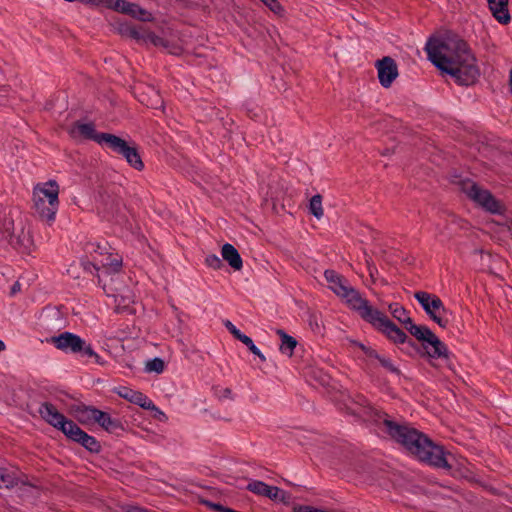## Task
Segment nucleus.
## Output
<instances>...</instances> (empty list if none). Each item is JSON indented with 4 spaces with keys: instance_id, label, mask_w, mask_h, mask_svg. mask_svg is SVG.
Listing matches in <instances>:
<instances>
[{
    "instance_id": "f257e3e1",
    "label": "nucleus",
    "mask_w": 512,
    "mask_h": 512,
    "mask_svg": "<svg viewBox=\"0 0 512 512\" xmlns=\"http://www.w3.org/2000/svg\"><path fill=\"white\" fill-rule=\"evenodd\" d=\"M424 50L438 69L452 76L460 85H472L480 76L476 58L469 45L457 36L447 37L445 40L430 37Z\"/></svg>"
},
{
    "instance_id": "f03ea898",
    "label": "nucleus",
    "mask_w": 512,
    "mask_h": 512,
    "mask_svg": "<svg viewBox=\"0 0 512 512\" xmlns=\"http://www.w3.org/2000/svg\"><path fill=\"white\" fill-rule=\"evenodd\" d=\"M388 434L421 462L435 468L450 470L452 465L449 458L452 455L443 446L434 443L427 435L391 420H384Z\"/></svg>"
},
{
    "instance_id": "7ed1b4c3",
    "label": "nucleus",
    "mask_w": 512,
    "mask_h": 512,
    "mask_svg": "<svg viewBox=\"0 0 512 512\" xmlns=\"http://www.w3.org/2000/svg\"><path fill=\"white\" fill-rule=\"evenodd\" d=\"M405 329L418 341L422 342L423 351H418L421 356L437 359H449V350L445 343H443L430 328L424 325H416L413 320H408Z\"/></svg>"
},
{
    "instance_id": "20e7f679",
    "label": "nucleus",
    "mask_w": 512,
    "mask_h": 512,
    "mask_svg": "<svg viewBox=\"0 0 512 512\" xmlns=\"http://www.w3.org/2000/svg\"><path fill=\"white\" fill-rule=\"evenodd\" d=\"M460 187L470 200L474 201L485 211L492 214L504 213L505 207L503 203L497 200L489 190L481 188L474 181L469 179L463 180L460 182Z\"/></svg>"
},
{
    "instance_id": "39448f33",
    "label": "nucleus",
    "mask_w": 512,
    "mask_h": 512,
    "mask_svg": "<svg viewBox=\"0 0 512 512\" xmlns=\"http://www.w3.org/2000/svg\"><path fill=\"white\" fill-rule=\"evenodd\" d=\"M50 341L59 350L93 357L97 363L101 364L100 356L92 349L91 345H87L80 336L74 333L63 332L58 336L51 337Z\"/></svg>"
},
{
    "instance_id": "423d86ee",
    "label": "nucleus",
    "mask_w": 512,
    "mask_h": 512,
    "mask_svg": "<svg viewBox=\"0 0 512 512\" xmlns=\"http://www.w3.org/2000/svg\"><path fill=\"white\" fill-rule=\"evenodd\" d=\"M414 297L425 313L440 327L445 328L448 325V319L443 316L447 313V309L437 295L426 291H417L414 293Z\"/></svg>"
},
{
    "instance_id": "0eeeda50",
    "label": "nucleus",
    "mask_w": 512,
    "mask_h": 512,
    "mask_svg": "<svg viewBox=\"0 0 512 512\" xmlns=\"http://www.w3.org/2000/svg\"><path fill=\"white\" fill-rule=\"evenodd\" d=\"M107 148L121 155L127 163L138 171L144 169V163L135 145H130L126 140L112 134L107 139Z\"/></svg>"
},
{
    "instance_id": "6e6552de",
    "label": "nucleus",
    "mask_w": 512,
    "mask_h": 512,
    "mask_svg": "<svg viewBox=\"0 0 512 512\" xmlns=\"http://www.w3.org/2000/svg\"><path fill=\"white\" fill-rule=\"evenodd\" d=\"M371 325L384 333L389 340L395 344L407 343L412 349L420 351L416 343L408 339L407 335L396 324H394L384 313L380 311V315L376 316Z\"/></svg>"
},
{
    "instance_id": "1a4fd4ad",
    "label": "nucleus",
    "mask_w": 512,
    "mask_h": 512,
    "mask_svg": "<svg viewBox=\"0 0 512 512\" xmlns=\"http://www.w3.org/2000/svg\"><path fill=\"white\" fill-rule=\"evenodd\" d=\"M347 303V305L366 322L370 323L375 319L376 316L380 315V311L372 307L368 300L363 298L359 291L353 287H349L347 291L341 296Z\"/></svg>"
},
{
    "instance_id": "9d476101",
    "label": "nucleus",
    "mask_w": 512,
    "mask_h": 512,
    "mask_svg": "<svg viewBox=\"0 0 512 512\" xmlns=\"http://www.w3.org/2000/svg\"><path fill=\"white\" fill-rule=\"evenodd\" d=\"M246 489L256 495L267 497L270 500L278 501L283 504H289L291 500V495L286 491L276 486H269L260 480H251L246 486Z\"/></svg>"
},
{
    "instance_id": "9b49d317",
    "label": "nucleus",
    "mask_w": 512,
    "mask_h": 512,
    "mask_svg": "<svg viewBox=\"0 0 512 512\" xmlns=\"http://www.w3.org/2000/svg\"><path fill=\"white\" fill-rule=\"evenodd\" d=\"M38 412L42 419H44L51 426L59 429L66 436L68 434L69 425L75 424L72 420L66 419L56 407L49 402H44L40 405Z\"/></svg>"
},
{
    "instance_id": "f8f14e48",
    "label": "nucleus",
    "mask_w": 512,
    "mask_h": 512,
    "mask_svg": "<svg viewBox=\"0 0 512 512\" xmlns=\"http://www.w3.org/2000/svg\"><path fill=\"white\" fill-rule=\"evenodd\" d=\"M69 134L73 138H83L93 140L96 143L107 146V138L112 136L110 133H99L95 130L93 123H81L80 121L75 122L69 129Z\"/></svg>"
},
{
    "instance_id": "ddd939ff",
    "label": "nucleus",
    "mask_w": 512,
    "mask_h": 512,
    "mask_svg": "<svg viewBox=\"0 0 512 512\" xmlns=\"http://www.w3.org/2000/svg\"><path fill=\"white\" fill-rule=\"evenodd\" d=\"M375 66L380 84L384 88H389L399 75L396 61L390 56H385L377 60Z\"/></svg>"
},
{
    "instance_id": "4468645a",
    "label": "nucleus",
    "mask_w": 512,
    "mask_h": 512,
    "mask_svg": "<svg viewBox=\"0 0 512 512\" xmlns=\"http://www.w3.org/2000/svg\"><path fill=\"white\" fill-rule=\"evenodd\" d=\"M113 282H106L101 285L107 296L113 297L115 301V307L117 311H126L130 308V305L134 302V295L128 288H113Z\"/></svg>"
},
{
    "instance_id": "2eb2a0df",
    "label": "nucleus",
    "mask_w": 512,
    "mask_h": 512,
    "mask_svg": "<svg viewBox=\"0 0 512 512\" xmlns=\"http://www.w3.org/2000/svg\"><path fill=\"white\" fill-rule=\"evenodd\" d=\"M67 438L70 440L79 443L86 450L91 453H99L101 451L100 442L93 436L87 434L84 430H82L76 423L73 425H69Z\"/></svg>"
},
{
    "instance_id": "dca6fc26",
    "label": "nucleus",
    "mask_w": 512,
    "mask_h": 512,
    "mask_svg": "<svg viewBox=\"0 0 512 512\" xmlns=\"http://www.w3.org/2000/svg\"><path fill=\"white\" fill-rule=\"evenodd\" d=\"M116 393L123 399L140 406L141 408H153L154 403L142 392L132 390L128 387H119Z\"/></svg>"
},
{
    "instance_id": "f3484780",
    "label": "nucleus",
    "mask_w": 512,
    "mask_h": 512,
    "mask_svg": "<svg viewBox=\"0 0 512 512\" xmlns=\"http://www.w3.org/2000/svg\"><path fill=\"white\" fill-rule=\"evenodd\" d=\"M59 185L55 180H49L43 186H36L33 192L34 199L40 198L59 205Z\"/></svg>"
},
{
    "instance_id": "a211bd4d",
    "label": "nucleus",
    "mask_w": 512,
    "mask_h": 512,
    "mask_svg": "<svg viewBox=\"0 0 512 512\" xmlns=\"http://www.w3.org/2000/svg\"><path fill=\"white\" fill-rule=\"evenodd\" d=\"M102 270L101 273L97 274L98 283L102 285L104 281L107 282L109 279L110 282H114V278L111 276L112 273H116L120 270L122 266V260L117 257H112L109 255L107 257V261H101Z\"/></svg>"
},
{
    "instance_id": "6ab92c4d",
    "label": "nucleus",
    "mask_w": 512,
    "mask_h": 512,
    "mask_svg": "<svg viewBox=\"0 0 512 512\" xmlns=\"http://www.w3.org/2000/svg\"><path fill=\"white\" fill-rule=\"evenodd\" d=\"M324 277L329 283V288L339 297H341L350 287L347 284V280L335 270H325Z\"/></svg>"
},
{
    "instance_id": "aec40b11",
    "label": "nucleus",
    "mask_w": 512,
    "mask_h": 512,
    "mask_svg": "<svg viewBox=\"0 0 512 512\" xmlns=\"http://www.w3.org/2000/svg\"><path fill=\"white\" fill-rule=\"evenodd\" d=\"M34 207L36 214L39 216L40 219L48 223H51L55 220V215L57 213L59 205H57L56 203H50L40 198H35Z\"/></svg>"
},
{
    "instance_id": "412c9836",
    "label": "nucleus",
    "mask_w": 512,
    "mask_h": 512,
    "mask_svg": "<svg viewBox=\"0 0 512 512\" xmlns=\"http://www.w3.org/2000/svg\"><path fill=\"white\" fill-rule=\"evenodd\" d=\"M492 15L501 24H508L511 20L508 10V0H487Z\"/></svg>"
},
{
    "instance_id": "4be33fe9",
    "label": "nucleus",
    "mask_w": 512,
    "mask_h": 512,
    "mask_svg": "<svg viewBox=\"0 0 512 512\" xmlns=\"http://www.w3.org/2000/svg\"><path fill=\"white\" fill-rule=\"evenodd\" d=\"M9 244L16 250L21 253H29L32 240L28 233H26L23 229H21L20 234L15 235L12 231H10V235L6 238Z\"/></svg>"
},
{
    "instance_id": "5701e85b",
    "label": "nucleus",
    "mask_w": 512,
    "mask_h": 512,
    "mask_svg": "<svg viewBox=\"0 0 512 512\" xmlns=\"http://www.w3.org/2000/svg\"><path fill=\"white\" fill-rule=\"evenodd\" d=\"M97 408L92 406H87L85 404H77L72 406V411L74 416L81 424H89L91 422H95Z\"/></svg>"
},
{
    "instance_id": "b1692460",
    "label": "nucleus",
    "mask_w": 512,
    "mask_h": 512,
    "mask_svg": "<svg viewBox=\"0 0 512 512\" xmlns=\"http://www.w3.org/2000/svg\"><path fill=\"white\" fill-rule=\"evenodd\" d=\"M222 258L228 262V264L234 269V270H241L243 266L242 258L237 251V249L229 243H226L222 246Z\"/></svg>"
},
{
    "instance_id": "393cba45",
    "label": "nucleus",
    "mask_w": 512,
    "mask_h": 512,
    "mask_svg": "<svg viewBox=\"0 0 512 512\" xmlns=\"http://www.w3.org/2000/svg\"><path fill=\"white\" fill-rule=\"evenodd\" d=\"M95 422L98 423L107 432L113 433L121 428V424L117 419L112 418L108 413L97 410Z\"/></svg>"
},
{
    "instance_id": "a878e982",
    "label": "nucleus",
    "mask_w": 512,
    "mask_h": 512,
    "mask_svg": "<svg viewBox=\"0 0 512 512\" xmlns=\"http://www.w3.org/2000/svg\"><path fill=\"white\" fill-rule=\"evenodd\" d=\"M145 30L142 26H134L129 23H120L118 26V31L122 36L134 39L139 43L144 38Z\"/></svg>"
},
{
    "instance_id": "bb28decb",
    "label": "nucleus",
    "mask_w": 512,
    "mask_h": 512,
    "mask_svg": "<svg viewBox=\"0 0 512 512\" xmlns=\"http://www.w3.org/2000/svg\"><path fill=\"white\" fill-rule=\"evenodd\" d=\"M14 220L10 213L4 207L0 206V240L9 237L10 231L13 230Z\"/></svg>"
},
{
    "instance_id": "cd10ccee",
    "label": "nucleus",
    "mask_w": 512,
    "mask_h": 512,
    "mask_svg": "<svg viewBox=\"0 0 512 512\" xmlns=\"http://www.w3.org/2000/svg\"><path fill=\"white\" fill-rule=\"evenodd\" d=\"M18 483L19 479L16 477L14 472L7 468L0 467V489H11L17 486Z\"/></svg>"
},
{
    "instance_id": "c85d7f7f",
    "label": "nucleus",
    "mask_w": 512,
    "mask_h": 512,
    "mask_svg": "<svg viewBox=\"0 0 512 512\" xmlns=\"http://www.w3.org/2000/svg\"><path fill=\"white\" fill-rule=\"evenodd\" d=\"M278 334L281 336L282 343L280 345V351L292 355L293 349L297 345V341L292 336L286 334L283 330H278Z\"/></svg>"
},
{
    "instance_id": "c756f323",
    "label": "nucleus",
    "mask_w": 512,
    "mask_h": 512,
    "mask_svg": "<svg viewBox=\"0 0 512 512\" xmlns=\"http://www.w3.org/2000/svg\"><path fill=\"white\" fill-rule=\"evenodd\" d=\"M135 6V3H131L125 0H113L110 9L132 17V15L135 13Z\"/></svg>"
},
{
    "instance_id": "7c9ffc66",
    "label": "nucleus",
    "mask_w": 512,
    "mask_h": 512,
    "mask_svg": "<svg viewBox=\"0 0 512 512\" xmlns=\"http://www.w3.org/2000/svg\"><path fill=\"white\" fill-rule=\"evenodd\" d=\"M309 211L317 219L323 216L322 196L320 194H316L310 199Z\"/></svg>"
},
{
    "instance_id": "2f4dec72",
    "label": "nucleus",
    "mask_w": 512,
    "mask_h": 512,
    "mask_svg": "<svg viewBox=\"0 0 512 512\" xmlns=\"http://www.w3.org/2000/svg\"><path fill=\"white\" fill-rule=\"evenodd\" d=\"M142 42L147 43L150 42L154 46H166V41L162 37L156 35L155 33L145 30L144 38Z\"/></svg>"
},
{
    "instance_id": "473e14b6",
    "label": "nucleus",
    "mask_w": 512,
    "mask_h": 512,
    "mask_svg": "<svg viewBox=\"0 0 512 512\" xmlns=\"http://www.w3.org/2000/svg\"><path fill=\"white\" fill-rule=\"evenodd\" d=\"M243 344H245L247 346V348L250 350L251 353H253L254 355H256L257 357H259V359L262 361V362H265L266 361V357L261 353V351L255 346V344L253 343V340L247 336V335H244L242 337V339L240 340Z\"/></svg>"
},
{
    "instance_id": "72a5a7b5",
    "label": "nucleus",
    "mask_w": 512,
    "mask_h": 512,
    "mask_svg": "<svg viewBox=\"0 0 512 512\" xmlns=\"http://www.w3.org/2000/svg\"><path fill=\"white\" fill-rule=\"evenodd\" d=\"M165 368V363L161 358H154L146 363V370L149 372L162 373Z\"/></svg>"
},
{
    "instance_id": "f704fd0d",
    "label": "nucleus",
    "mask_w": 512,
    "mask_h": 512,
    "mask_svg": "<svg viewBox=\"0 0 512 512\" xmlns=\"http://www.w3.org/2000/svg\"><path fill=\"white\" fill-rule=\"evenodd\" d=\"M132 17L143 22H150L154 19L153 15L149 11L141 8L137 4L135 6V13L132 15Z\"/></svg>"
},
{
    "instance_id": "c9c22d12",
    "label": "nucleus",
    "mask_w": 512,
    "mask_h": 512,
    "mask_svg": "<svg viewBox=\"0 0 512 512\" xmlns=\"http://www.w3.org/2000/svg\"><path fill=\"white\" fill-rule=\"evenodd\" d=\"M376 360H378L380 365L389 372L397 376L401 374L400 370L392 363V361L389 358L379 355V358H377Z\"/></svg>"
},
{
    "instance_id": "e433bc0d",
    "label": "nucleus",
    "mask_w": 512,
    "mask_h": 512,
    "mask_svg": "<svg viewBox=\"0 0 512 512\" xmlns=\"http://www.w3.org/2000/svg\"><path fill=\"white\" fill-rule=\"evenodd\" d=\"M103 203L107 211L114 215L119 212L122 202L119 198H113L111 201H107L103 198Z\"/></svg>"
},
{
    "instance_id": "4c0bfd02",
    "label": "nucleus",
    "mask_w": 512,
    "mask_h": 512,
    "mask_svg": "<svg viewBox=\"0 0 512 512\" xmlns=\"http://www.w3.org/2000/svg\"><path fill=\"white\" fill-rule=\"evenodd\" d=\"M264 5H266L273 13L277 15H281L284 12L283 6L279 3L278 0H260Z\"/></svg>"
},
{
    "instance_id": "58836bf2",
    "label": "nucleus",
    "mask_w": 512,
    "mask_h": 512,
    "mask_svg": "<svg viewBox=\"0 0 512 512\" xmlns=\"http://www.w3.org/2000/svg\"><path fill=\"white\" fill-rule=\"evenodd\" d=\"M395 319H397L401 324L405 326H407V321L406 319L408 320H412V318L410 316H408L407 314V311L406 309L401 306L400 308L396 309V311H394V315H392Z\"/></svg>"
},
{
    "instance_id": "ea45409f",
    "label": "nucleus",
    "mask_w": 512,
    "mask_h": 512,
    "mask_svg": "<svg viewBox=\"0 0 512 512\" xmlns=\"http://www.w3.org/2000/svg\"><path fill=\"white\" fill-rule=\"evenodd\" d=\"M205 262L209 267L215 270L220 269L223 266L222 260L215 254L208 255Z\"/></svg>"
},
{
    "instance_id": "a19ab883",
    "label": "nucleus",
    "mask_w": 512,
    "mask_h": 512,
    "mask_svg": "<svg viewBox=\"0 0 512 512\" xmlns=\"http://www.w3.org/2000/svg\"><path fill=\"white\" fill-rule=\"evenodd\" d=\"M201 503L205 505L206 507L210 508L211 510L219 511V512H229L233 511V509L229 507H225L219 503H214L209 500H201Z\"/></svg>"
},
{
    "instance_id": "79ce46f5",
    "label": "nucleus",
    "mask_w": 512,
    "mask_h": 512,
    "mask_svg": "<svg viewBox=\"0 0 512 512\" xmlns=\"http://www.w3.org/2000/svg\"><path fill=\"white\" fill-rule=\"evenodd\" d=\"M224 326L228 329V331L237 339L241 340L242 337L245 335L243 334L239 329L236 328V326L229 320H226L224 322Z\"/></svg>"
},
{
    "instance_id": "37998d69",
    "label": "nucleus",
    "mask_w": 512,
    "mask_h": 512,
    "mask_svg": "<svg viewBox=\"0 0 512 512\" xmlns=\"http://www.w3.org/2000/svg\"><path fill=\"white\" fill-rule=\"evenodd\" d=\"M359 347L365 353V355L368 358H370V359H377V358H379L380 354L375 349H373L371 347H368V346H366V345H364L362 343L359 344Z\"/></svg>"
},
{
    "instance_id": "c03bdc74",
    "label": "nucleus",
    "mask_w": 512,
    "mask_h": 512,
    "mask_svg": "<svg viewBox=\"0 0 512 512\" xmlns=\"http://www.w3.org/2000/svg\"><path fill=\"white\" fill-rule=\"evenodd\" d=\"M82 3L110 8L113 0H80Z\"/></svg>"
},
{
    "instance_id": "a18cd8bd",
    "label": "nucleus",
    "mask_w": 512,
    "mask_h": 512,
    "mask_svg": "<svg viewBox=\"0 0 512 512\" xmlns=\"http://www.w3.org/2000/svg\"><path fill=\"white\" fill-rule=\"evenodd\" d=\"M81 265L83 266V269L87 272L93 273V270L97 271L98 273H101L102 267H98L96 263L90 262V261H82Z\"/></svg>"
},
{
    "instance_id": "49530a36",
    "label": "nucleus",
    "mask_w": 512,
    "mask_h": 512,
    "mask_svg": "<svg viewBox=\"0 0 512 512\" xmlns=\"http://www.w3.org/2000/svg\"><path fill=\"white\" fill-rule=\"evenodd\" d=\"M145 409L153 411L154 412L153 417L155 419H157L161 422H165L167 420L166 414L163 411H161L158 407H156L155 405L153 408H145Z\"/></svg>"
},
{
    "instance_id": "de8ad7c7",
    "label": "nucleus",
    "mask_w": 512,
    "mask_h": 512,
    "mask_svg": "<svg viewBox=\"0 0 512 512\" xmlns=\"http://www.w3.org/2000/svg\"><path fill=\"white\" fill-rule=\"evenodd\" d=\"M295 510H296V512H324L322 510L314 509L311 506H299Z\"/></svg>"
},
{
    "instance_id": "09e8293b",
    "label": "nucleus",
    "mask_w": 512,
    "mask_h": 512,
    "mask_svg": "<svg viewBox=\"0 0 512 512\" xmlns=\"http://www.w3.org/2000/svg\"><path fill=\"white\" fill-rule=\"evenodd\" d=\"M21 291V284L19 281H16L12 286H11V289H10V296H14L16 295L18 292Z\"/></svg>"
},
{
    "instance_id": "8fccbe9b",
    "label": "nucleus",
    "mask_w": 512,
    "mask_h": 512,
    "mask_svg": "<svg viewBox=\"0 0 512 512\" xmlns=\"http://www.w3.org/2000/svg\"><path fill=\"white\" fill-rule=\"evenodd\" d=\"M222 398L232 399V391L230 388H224L222 390Z\"/></svg>"
},
{
    "instance_id": "3c124183",
    "label": "nucleus",
    "mask_w": 512,
    "mask_h": 512,
    "mask_svg": "<svg viewBox=\"0 0 512 512\" xmlns=\"http://www.w3.org/2000/svg\"><path fill=\"white\" fill-rule=\"evenodd\" d=\"M401 305H399L398 303H392L389 305V311L392 315H394V311H396V309L400 308Z\"/></svg>"
},
{
    "instance_id": "603ef678",
    "label": "nucleus",
    "mask_w": 512,
    "mask_h": 512,
    "mask_svg": "<svg viewBox=\"0 0 512 512\" xmlns=\"http://www.w3.org/2000/svg\"><path fill=\"white\" fill-rule=\"evenodd\" d=\"M509 85H510V91L512 94V69L510 70V73H509Z\"/></svg>"
},
{
    "instance_id": "864d4df0",
    "label": "nucleus",
    "mask_w": 512,
    "mask_h": 512,
    "mask_svg": "<svg viewBox=\"0 0 512 512\" xmlns=\"http://www.w3.org/2000/svg\"><path fill=\"white\" fill-rule=\"evenodd\" d=\"M106 247H101L100 245H97V249H94L95 252H99L100 254H102V251L105 250Z\"/></svg>"
},
{
    "instance_id": "5fc2aeb1",
    "label": "nucleus",
    "mask_w": 512,
    "mask_h": 512,
    "mask_svg": "<svg viewBox=\"0 0 512 512\" xmlns=\"http://www.w3.org/2000/svg\"><path fill=\"white\" fill-rule=\"evenodd\" d=\"M5 348H6L5 343L2 340H0V352L4 351Z\"/></svg>"
},
{
    "instance_id": "6e6d98bb",
    "label": "nucleus",
    "mask_w": 512,
    "mask_h": 512,
    "mask_svg": "<svg viewBox=\"0 0 512 512\" xmlns=\"http://www.w3.org/2000/svg\"><path fill=\"white\" fill-rule=\"evenodd\" d=\"M0 89H1V91L6 93L9 90V86L4 85V86L0 87Z\"/></svg>"
},
{
    "instance_id": "4d7b16f0",
    "label": "nucleus",
    "mask_w": 512,
    "mask_h": 512,
    "mask_svg": "<svg viewBox=\"0 0 512 512\" xmlns=\"http://www.w3.org/2000/svg\"><path fill=\"white\" fill-rule=\"evenodd\" d=\"M375 270H376L375 267H373V268L369 267V272H370L371 277H373V273H375Z\"/></svg>"
},
{
    "instance_id": "13d9d810",
    "label": "nucleus",
    "mask_w": 512,
    "mask_h": 512,
    "mask_svg": "<svg viewBox=\"0 0 512 512\" xmlns=\"http://www.w3.org/2000/svg\"><path fill=\"white\" fill-rule=\"evenodd\" d=\"M375 270H376L375 267H373V268L369 267V272H370L371 277H373V273H375Z\"/></svg>"
}]
</instances>
